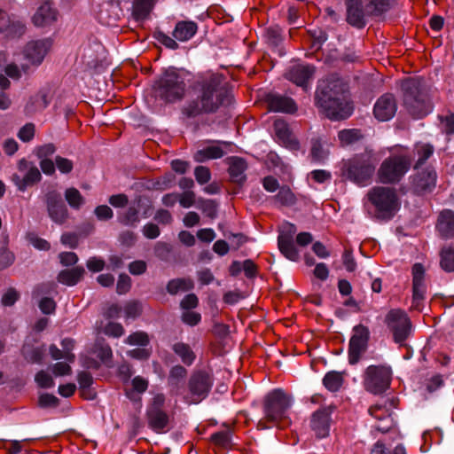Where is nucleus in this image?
Returning a JSON list of instances; mask_svg holds the SVG:
<instances>
[{
	"mask_svg": "<svg viewBox=\"0 0 454 454\" xmlns=\"http://www.w3.org/2000/svg\"><path fill=\"white\" fill-rule=\"evenodd\" d=\"M193 91L196 99L184 108V113L188 116L213 113L223 104L227 97L222 75L214 73L200 75L193 85Z\"/></svg>",
	"mask_w": 454,
	"mask_h": 454,
	"instance_id": "nucleus-1",
	"label": "nucleus"
},
{
	"mask_svg": "<svg viewBox=\"0 0 454 454\" xmlns=\"http://www.w3.org/2000/svg\"><path fill=\"white\" fill-rule=\"evenodd\" d=\"M331 412L328 409H321L313 413L311 427L318 438H324L329 434Z\"/></svg>",
	"mask_w": 454,
	"mask_h": 454,
	"instance_id": "nucleus-23",
	"label": "nucleus"
},
{
	"mask_svg": "<svg viewBox=\"0 0 454 454\" xmlns=\"http://www.w3.org/2000/svg\"><path fill=\"white\" fill-rule=\"evenodd\" d=\"M391 380V370L385 365H370L364 372V387L373 394L387 390Z\"/></svg>",
	"mask_w": 454,
	"mask_h": 454,
	"instance_id": "nucleus-12",
	"label": "nucleus"
},
{
	"mask_svg": "<svg viewBox=\"0 0 454 454\" xmlns=\"http://www.w3.org/2000/svg\"><path fill=\"white\" fill-rule=\"evenodd\" d=\"M55 164H56V167L58 168V169L62 174L70 173L74 168V164H73L72 160H70L67 158L60 157V156L56 157Z\"/></svg>",
	"mask_w": 454,
	"mask_h": 454,
	"instance_id": "nucleus-58",
	"label": "nucleus"
},
{
	"mask_svg": "<svg viewBox=\"0 0 454 454\" xmlns=\"http://www.w3.org/2000/svg\"><path fill=\"white\" fill-rule=\"evenodd\" d=\"M367 197L375 207L376 217L379 219L392 218L400 206L395 191L389 187H373L369 191Z\"/></svg>",
	"mask_w": 454,
	"mask_h": 454,
	"instance_id": "nucleus-7",
	"label": "nucleus"
},
{
	"mask_svg": "<svg viewBox=\"0 0 454 454\" xmlns=\"http://www.w3.org/2000/svg\"><path fill=\"white\" fill-rule=\"evenodd\" d=\"M131 286V279L128 275L121 274L117 282L116 290L120 294H126Z\"/></svg>",
	"mask_w": 454,
	"mask_h": 454,
	"instance_id": "nucleus-60",
	"label": "nucleus"
},
{
	"mask_svg": "<svg viewBox=\"0 0 454 454\" xmlns=\"http://www.w3.org/2000/svg\"><path fill=\"white\" fill-rule=\"evenodd\" d=\"M396 406L395 398H383L369 409V413L375 420L372 427L377 431L385 433L395 425L393 410Z\"/></svg>",
	"mask_w": 454,
	"mask_h": 454,
	"instance_id": "nucleus-10",
	"label": "nucleus"
},
{
	"mask_svg": "<svg viewBox=\"0 0 454 454\" xmlns=\"http://www.w3.org/2000/svg\"><path fill=\"white\" fill-rule=\"evenodd\" d=\"M51 98L49 92L45 90H41L27 100L25 110L27 114H34L45 109L50 104Z\"/></svg>",
	"mask_w": 454,
	"mask_h": 454,
	"instance_id": "nucleus-28",
	"label": "nucleus"
},
{
	"mask_svg": "<svg viewBox=\"0 0 454 454\" xmlns=\"http://www.w3.org/2000/svg\"><path fill=\"white\" fill-rule=\"evenodd\" d=\"M194 176L197 182L200 184H207L211 178L209 168L204 166L197 167L194 170Z\"/></svg>",
	"mask_w": 454,
	"mask_h": 454,
	"instance_id": "nucleus-57",
	"label": "nucleus"
},
{
	"mask_svg": "<svg viewBox=\"0 0 454 454\" xmlns=\"http://www.w3.org/2000/svg\"><path fill=\"white\" fill-rule=\"evenodd\" d=\"M149 426L156 432L163 431L168 424V416L161 409H148Z\"/></svg>",
	"mask_w": 454,
	"mask_h": 454,
	"instance_id": "nucleus-31",
	"label": "nucleus"
},
{
	"mask_svg": "<svg viewBox=\"0 0 454 454\" xmlns=\"http://www.w3.org/2000/svg\"><path fill=\"white\" fill-rule=\"evenodd\" d=\"M86 265L89 270L93 272H99L105 267V261L99 257L93 256L87 261Z\"/></svg>",
	"mask_w": 454,
	"mask_h": 454,
	"instance_id": "nucleus-64",
	"label": "nucleus"
},
{
	"mask_svg": "<svg viewBox=\"0 0 454 454\" xmlns=\"http://www.w3.org/2000/svg\"><path fill=\"white\" fill-rule=\"evenodd\" d=\"M65 197L68 204L74 208H79L84 202L80 192L75 188L67 189Z\"/></svg>",
	"mask_w": 454,
	"mask_h": 454,
	"instance_id": "nucleus-45",
	"label": "nucleus"
},
{
	"mask_svg": "<svg viewBox=\"0 0 454 454\" xmlns=\"http://www.w3.org/2000/svg\"><path fill=\"white\" fill-rule=\"evenodd\" d=\"M187 374L186 370L184 367L181 365L174 366L169 373L168 377V384L171 387H177L180 383L184 381Z\"/></svg>",
	"mask_w": 454,
	"mask_h": 454,
	"instance_id": "nucleus-43",
	"label": "nucleus"
},
{
	"mask_svg": "<svg viewBox=\"0 0 454 454\" xmlns=\"http://www.w3.org/2000/svg\"><path fill=\"white\" fill-rule=\"evenodd\" d=\"M375 170V160L371 152L356 155L342 162L340 175L358 185H366Z\"/></svg>",
	"mask_w": 454,
	"mask_h": 454,
	"instance_id": "nucleus-3",
	"label": "nucleus"
},
{
	"mask_svg": "<svg viewBox=\"0 0 454 454\" xmlns=\"http://www.w3.org/2000/svg\"><path fill=\"white\" fill-rule=\"evenodd\" d=\"M296 232L294 224L286 223L282 226L278 238V248L281 254L288 260L297 262L300 253L294 243V236Z\"/></svg>",
	"mask_w": 454,
	"mask_h": 454,
	"instance_id": "nucleus-15",
	"label": "nucleus"
},
{
	"mask_svg": "<svg viewBox=\"0 0 454 454\" xmlns=\"http://www.w3.org/2000/svg\"><path fill=\"white\" fill-rule=\"evenodd\" d=\"M404 93V105L415 118H422L431 111L427 96L422 91V80L408 78L402 83Z\"/></svg>",
	"mask_w": 454,
	"mask_h": 454,
	"instance_id": "nucleus-5",
	"label": "nucleus"
},
{
	"mask_svg": "<svg viewBox=\"0 0 454 454\" xmlns=\"http://www.w3.org/2000/svg\"><path fill=\"white\" fill-rule=\"evenodd\" d=\"M70 363L65 362H58L51 366V372L55 377H62L70 375L72 372V368L69 365Z\"/></svg>",
	"mask_w": 454,
	"mask_h": 454,
	"instance_id": "nucleus-53",
	"label": "nucleus"
},
{
	"mask_svg": "<svg viewBox=\"0 0 454 454\" xmlns=\"http://www.w3.org/2000/svg\"><path fill=\"white\" fill-rule=\"evenodd\" d=\"M211 440L216 446L226 449L231 446V435L228 430L220 431L212 434Z\"/></svg>",
	"mask_w": 454,
	"mask_h": 454,
	"instance_id": "nucleus-44",
	"label": "nucleus"
},
{
	"mask_svg": "<svg viewBox=\"0 0 454 454\" xmlns=\"http://www.w3.org/2000/svg\"><path fill=\"white\" fill-rule=\"evenodd\" d=\"M41 180V173L36 166L22 159L18 163V173L12 176V181L20 191H25L28 186Z\"/></svg>",
	"mask_w": 454,
	"mask_h": 454,
	"instance_id": "nucleus-14",
	"label": "nucleus"
},
{
	"mask_svg": "<svg viewBox=\"0 0 454 454\" xmlns=\"http://www.w3.org/2000/svg\"><path fill=\"white\" fill-rule=\"evenodd\" d=\"M212 384V380L207 373L201 372L195 373L189 382V389L192 397L190 403H197L204 399L207 395Z\"/></svg>",
	"mask_w": 454,
	"mask_h": 454,
	"instance_id": "nucleus-18",
	"label": "nucleus"
},
{
	"mask_svg": "<svg viewBox=\"0 0 454 454\" xmlns=\"http://www.w3.org/2000/svg\"><path fill=\"white\" fill-rule=\"evenodd\" d=\"M200 314L192 310H184L182 314V320L191 326L196 325L200 321Z\"/></svg>",
	"mask_w": 454,
	"mask_h": 454,
	"instance_id": "nucleus-59",
	"label": "nucleus"
},
{
	"mask_svg": "<svg viewBox=\"0 0 454 454\" xmlns=\"http://www.w3.org/2000/svg\"><path fill=\"white\" fill-rule=\"evenodd\" d=\"M411 159L403 155H395L385 160L379 169V178L382 183L399 181L408 171Z\"/></svg>",
	"mask_w": 454,
	"mask_h": 454,
	"instance_id": "nucleus-11",
	"label": "nucleus"
},
{
	"mask_svg": "<svg viewBox=\"0 0 454 454\" xmlns=\"http://www.w3.org/2000/svg\"><path fill=\"white\" fill-rule=\"evenodd\" d=\"M193 287V283L189 278H176L168 282L167 289L169 294H176L185 292Z\"/></svg>",
	"mask_w": 454,
	"mask_h": 454,
	"instance_id": "nucleus-39",
	"label": "nucleus"
},
{
	"mask_svg": "<svg viewBox=\"0 0 454 454\" xmlns=\"http://www.w3.org/2000/svg\"><path fill=\"white\" fill-rule=\"evenodd\" d=\"M51 46L52 41L51 39L29 42L23 51L24 59L27 64L22 66V72L27 73L30 66L34 67L40 66L51 49Z\"/></svg>",
	"mask_w": 454,
	"mask_h": 454,
	"instance_id": "nucleus-13",
	"label": "nucleus"
},
{
	"mask_svg": "<svg viewBox=\"0 0 454 454\" xmlns=\"http://www.w3.org/2000/svg\"><path fill=\"white\" fill-rule=\"evenodd\" d=\"M412 303L411 308L421 311L426 298L427 286L425 283V268L420 263L412 266Z\"/></svg>",
	"mask_w": 454,
	"mask_h": 454,
	"instance_id": "nucleus-16",
	"label": "nucleus"
},
{
	"mask_svg": "<svg viewBox=\"0 0 454 454\" xmlns=\"http://www.w3.org/2000/svg\"><path fill=\"white\" fill-rule=\"evenodd\" d=\"M185 77L174 67L167 69L157 82L156 91L166 101L172 102L183 98L185 92Z\"/></svg>",
	"mask_w": 454,
	"mask_h": 454,
	"instance_id": "nucleus-8",
	"label": "nucleus"
},
{
	"mask_svg": "<svg viewBox=\"0 0 454 454\" xmlns=\"http://www.w3.org/2000/svg\"><path fill=\"white\" fill-rule=\"evenodd\" d=\"M314 67L309 65L299 64L292 67L286 74V77L298 86L305 87L307 82L311 79Z\"/></svg>",
	"mask_w": 454,
	"mask_h": 454,
	"instance_id": "nucleus-25",
	"label": "nucleus"
},
{
	"mask_svg": "<svg viewBox=\"0 0 454 454\" xmlns=\"http://www.w3.org/2000/svg\"><path fill=\"white\" fill-rule=\"evenodd\" d=\"M328 150L324 148L323 144L319 140L312 143L311 156L317 161H322L327 158Z\"/></svg>",
	"mask_w": 454,
	"mask_h": 454,
	"instance_id": "nucleus-48",
	"label": "nucleus"
},
{
	"mask_svg": "<svg viewBox=\"0 0 454 454\" xmlns=\"http://www.w3.org/2000/svg\"><path fill=\"white\" fill-rule=\"evenodd\" d=\"M316 100L318 107L331 120L347 119L353 112V106L346 94V85L335 75L319 82Z\"/></svg>",
	"mask_w": 454,
	"mask_h": 454,
	"instance_id": "nucleus-2",
	"label": "nucleus"
},
{
	"mask_svg": "<svg viewBox=\"0 0 454 454\" xmlns=\"http://www.w3.org/2000/svg\"><path fill=\"white\" fill-rule=\"evenodd\" d=\"M229 174L232 182L241 184L245 181L246 161L239 157H232L229 160Z\"/></svg>",
	"mask_w": 454,
	"mask_h": 454,
	"instance_id": "nucleus-32",
	"label": "nucleus"
},
{
	"mask_svg": "<svg viewBox=\"0 0 454 454\" xmlns=\"http://www.w3.org/2000/svg\"><path fill=\"white\" fill-rule=\"evenodd\" d=\"M369 339V330L364 325H356L353 329V335L349 341L348 362L356 364L362 354L365 351Z\"/></svg>",
	"mask_w": 454,
	"mask_h": 454,
	"instance_id": "nucleus-17",
	"label": "nucleus"
},
{
	"mask_svg": "<svg viewBox=\"0 0 454 454\" xmlns=\"http://www.w3.org/2000/svg\"><path fill=\"white\" fill-rule=\"evenodd\" d=\"M441 267L448 272L454 271V248L448 247L441 252Z\"/></svg>",
	"mask_w": 454,
	"mask_h": 454,
	"instance_id": "nucleus-42",
	"label": "nucleus"
},
{
	"mask_svg": "<svg viewBox=\"0 0 454 454\" xmlns=\"http://www.w3.org/2000/svg\"><path fill=\"white\" fill-rule=\"evenodd\" d=\"M371 454H406L405 450L402 445H397L393 453H391L388 450L386 449L383 443L378 442L375 443L373 449L372 450Z\"/></svg>",
	"mask_w": 454,
	"mask_h": 454,
	"instance_id": "nucleus-55",
	"label": "nucleus"
},
{
	"mask_svg": "<svg viewBox=\"0 0 454 454\" xmlns=\"http://www.w3.org/2000/svg\"><path fill=\"white\" fill-rule=\"evenodd\" d=\"M344 380L343 374L341 372L332 371L327 372L324 379L323 383L324 386L332 392L338 391Z\"/></svg>",
	"mask_w": 454,
	"mask_h": 454,
	"instance_id": "nucleus-36",
	"label": "nucleus"
},
{
	"mask_svg": "<svg viewBox=\"0 0 454 454\" xmlns=\"http://www.w3.org/2000/svg\"><path fill=\"white\" fill-rule=\"evenodd\" d=\"M125 341L129 345H138L145 347L149 343V338L148 335L144 332H136L129 335Z\"/></svg>",
	"mask_w": 454,
	"mask_h": 454,
	"instance_id": "nucleus-50",
	"label": "nucleus"
},
{
	"mask_svg": "<svg viewBox=\"0 0 454 454\" xmlns=\"http://www.w3.org/2000/svg\"><path fill=\"white\" fill-rule=\"evenodd\" d=\"M25 358L30 363H40L43 358V350L38 347H34L26 342L22 348Z\"/></svg>",
	"mask_w": 454,
	"mask_h": 454,
	"instance_id": "nucleus-41",
	"label": "nucleus"
},
{
	"mask_svg": "<svg viewBox=\"0 0 454 454\" xmlns=\"http://www.w3.org/2000/svg\"><path fill=\"white\" fill-rule=\"evenodd\" d=\"M397 111V103L390 93L380 96L373 106V115L379 121L391 120Z\"/></svg>",
	"mask_w": 454,
	"mask_h": 454,
	"instance_id": "nucleus-19",
	"label": "nucleus"
},
{
	"mask_svg": "<svg viewBox=\"0 0 454 454\" xmlns=\"http://www.w3.org/2000/svg\"><path fill=\"white\" fill-rule=\"evenodd\" d=\"M97 330L99 333H104L114 338H119L124 333L122 325L114 322H109L106 325L100 323V325H97Z\"/></svg>",
	"mask_w": 454,
	"mask_h": 454,
	"instance_id": "nucleus-38",
	"label": "nucleus"
},
{
	"mask_svg": "<svg viewBox=\"0 0 454 454\" xmlns=\"http://www.w3.org/2000/svg\"><path fill=\"white\" fill-rule=\"evenodd\" d=\"M273 127L275 137L279 144L291 151H298L300 149V144L298 140L292 134L287 123L285 121L277 119L274 121Z\"/></svg>",
	"mask_w": 454,
	"mask_h": 454,
	"instance_id": "nucleus-20",
	"label": "nucleus"
},
{
	"mask_svg": "<svg viewBox=\"0 0 454 454\" xmlns=\"http://www.w3.org/2000/svg\"><path fill=\"white\" fill-rule=\"evenodd\" d=\"M436 184V173L434 169L427 168L414 176L412 185L415 192L425 193L431 192Z\"/></svg>",
	"mask_w": 454,
	"mask_h": 454,
	"instance_id": "nucleus-21",
	"label": "nucleus"
},
{
	"mask_svg": "<svg viewBox=\"0 0 454 454\" xmlns=\"http://www.w3.org/2000/svg\"><path fill=\"white\" fill-rule=\"evenodd\" d=\"M34 135H35V126L31 123L26 124L25 126H23L18 133L19 138L20 140H22L23 142L30 141L34 137Z\"/></svg>",
	"mask_w": 454,
	"mask_h": 454,
	"instance_id": "nucleus-61",
	"label": "nucleus"
},
{
	"mask_svg": "<svg viewBox=\"0 0 454 454\" xmlns=\"http://www.w3.org/2000/svg\"><path fill=\"white\" fill-rule=\"evenodd\" d=\"M84 269L82 267H75L71 270H65L59 272L58 280L67 286H74L83 276Z\"/></svg>",
	"mask_w": 454,
	"mask_h": 454,
	"instance_id": "nucleus-33",
	"label": "nucleus"
},
{
	"mask_svg": "<svg viewBox=\"0 0 454 454\" xmlns=\"http://www.w3.org/2000/svg\"><path fill=\"white\" fill-rule=\"evenodd\" d=\"M275 199L281 205H292L294 202V195L288 187H281Z\"/></svg>",
	"mask_w": 454,
	"mask_h": 454,
	"instance_id": "nucleus-51",
	"label": "nucleus"
},
{
	"mask_svg": "<svg viewBox=\"0 0 454 454\" xmlns=\"http://www.w3.org/2000/svg\"><path fill=\"white\" fill-rule=\"evenodd\" d=\"M221 145H228L226 142H217L210 144L199 149L194 154V160L197 162H203L208 160L220 159L224 155V151Z\"/></svg>",
	"mask_w": 454,
	"mask_h": 454,
	"instance_id": "nucleus-27",
	"label": "nucleus"
},
{
	"mask_svg": "<svg viewBox=\"0 0 454 454\" xmlns=\"http://www.w3.org/2000/svg\"><path fill=\"white\" fill-rule=\"evenodd\" d=\"M198 31V25L194 21H178L173 30V37L179 42H187L192 39Z\"/></svg>",
	"mask_w": 454,
	"mask_h": 454,
	"instance_id": "nucleus-29",
	"label": "nucleus"
},
{
	"mask_svg": "<svg viewBox=\"0 0 454 454\" xmlns=\"http://www.w3.org/2000/svg\"><path fill=\"white\" fill-rule=\"evenodd\" d=\"M387 5L388 0H348L347 21L353 27L362 28L367 17L382 13Z\"/></svg>",
	"mask_w": 454,
	"mask_h": 454,
	"instance_id": "nucleus-4",
	"label": "nucleus"
},
{
	"mask_svg": "<svg viewBox=\"0 0 454 454\" xmlns=\"http://www.w3.org/2000/svg\"><path fill=\"white\" fill-rule=\"evenodd\" d=\"M78 383L82 390V395L86 399H93L95 393L91 392L90 387L92 384L93 379L90 373L87 372H82L78 374Z\"/></svg>",
	"mask_w": 454,
	"mask_h": 454,
	"instance_id": "nucleus-37",
	"label": "nucleus"
},
{
	"mask_svg": "<svg viewBox=\"0 0 454 454\" xmlns=\"http://www.w3.org/2000/svg\"><path fill=\"white\" fill-rule=\"evenodd\" d=\"M270 111L292 114L296 111L294 101L287 97L278 94H269L266 98Z\"/></svg>",
	"mask_w": 454,
	"mask_h": 454,
	"instance_id": "nucleus-24",
	"label": "nucleus"
},
{
	"mask_svg": "<svg viewBox=\"0 0 454 454\" xmlns=\"http://www.w3.org/2000/svg\"><path fill=\"white\" fill-rule=\"evenodd\" d=\"M141 305L137 301H129L124 307L126 319H134L141 314Z\"/></svg>",
	"mask_w": 454,
	"mask_h": 454,
	"instance_id": "nucleus-54",
	"label": "nucleus"
},
{
	"mask_svg": "<svg viewBox=\"0 0 454 454\" xmlns=\"http://www.w3.org/2000/svg\"><path fill=\"white\" fill-rule=\"evenodd\" d=\"M50 354L54 360L64 359L68 363H73L74 361V355L69 351H64L63 349H59L55 345H51L49 348Z\"/></svg>",
	"mask_w": 454,
	"mask_h": 454,
	"instance_id": "nucleus-47",
	"label": "nucleus"
},
{
	"mask_svg": "<svg viewBox=\"0 0 454 454\" xmlns=\"http://www.w3.org/2000/svg\"><path fill=\"white\" fill-rule=\"evenodd\" d=\"M56 152V147L52 144L43 145L36 149V156L40 159H49Z\"/></svg>",
	"mask_w": 454,
	"mask_h": 454,
	"instance_id": "nucleus-63",
	"label": "nucleus"
},
{
	"mask_svg": "<svg viewBox=\"0 0 454 454\" xmlns=\"http://www.w3.org/2000/svg\"><path fill=\"white\" fill-rule=\"evenodd\" d=\"M385 324L392 333L395 342L403 345L412 333V324L405 311L393 309L385 317Z\"/></svg>",
	"mask_w": 454,
	"mask_h": 454,
	"instance_id": "nucleus-9",
	"label": "nucleus"
},
{
	"mask_svg": "<svg viewBox=\"0 0 454 454\" xmlns=\"http://www.w3.org/2000/svg\"><path fill=\"white\" fill-rule=\"evenodd\" d=\"M155 0H134L133 16L137 20H143L147 18L152 11Z\"/></svg>",
	"mask_w": 454,
	"mask_h": 454,
	"instance_id": "nucleus-34",
	"label": "nucleus"
},
{
	"mask_svg": "<svg viewBox=\"0 0 454 454\" xmlns=\"http://www.w3.org/2000/svg\"><path fill=\"white\" fill-rule=\"evenodd\" d=\"M416 151L419 156L418 164H422L426 161L433 153V146L428 144H418L416 145Z\"/></svg>",
	"mask_w": 454,
	"mask_h": 454,
	"instance_id": "nucleus-52",
	"label": "nucleus"
},
{
	"mask_svg": "<svg viewBox=\"0 0 454 454\" xmlns=\"http://www.w3.org/2000/svg\"><path fill=\"white\" fill-rule=\"evenodd\" d=\"M437 230L441 236L449 239L454 236V212L450 209H445L441 212Z\"/></svg>",
	"mask_w": 454,
	"mask_h": 454,
	"instance_id": "nucleus-30",
	"label": "nucleus"
},
{
	"mask_svg": "<svg viewBox=\"0 0 454 454\" xmlns=\"http://www.w3.org/2000/svg\"><path fill=\"white\" fill-rule=\"evenodd\" d=\"M172 349L186 365L192 364L195 359V354L188 344L176 342L173 345Z\"/></svg>",
	"mask_w": 454,
	"mask_h": 454,
	"instance_id": "nucleus-35",
	"label": "nucleus"
},
{
	"mask_svg": "<svg viewBox=\"0 0 454 454\" xmlns=\"http://www.w3.org/2000/svg\"><path fill=\"white\" fill-rule=\"evenodd\" d=\"M27 239L28 242L38 250H48L50 248L49 242L39 238L35 233H28Z\"/></svg>",
	"mask_w": 454,
	"mask_h": 454,
	"instance_id": "nucleus-56",
	"label": "nucleus"
},
{
	"mask_svg": "<svg viewBox=\"0 0 454 454\" xmlns=\"http://www.w3.org/2000/svg\"><path fill=\"white\" fill-rule=\"evenodd\" d=\"M48 213L56 223H63L67 217V210L59 195L51 193L47 198Z\"/></svg>",
	"mask_w": 454,
	"mask_h": 454,
	"instance_id": "nucleus-22",
	"label": "nucleus"
},
{
	"mask_svg": "<svg viewBox=\"0 0 454 454\" xmlns=\"http://www.w3.org/2000/svg\"><path fill=\"white\" fill-rule=\"evenodd\" d=\"M57 20V11L50 2L42 4L33 17V22L37 27L53 23Z\"/></svg>",
	"mask_w": 454,
	"mask_h": 454,
	"instance_id": "nucleus-26",
	"label": "nucleus"
},
{
	"mask_svg": "<svg viewBox=\"0 0 454 454\" xmlns=\"http://www.w3.org/2000/svg\"><path fill=\"white\" fill-rule=\"evenodd\" d=\"M362 137L361 131L356 129H343L338 133V138L342 146L352 145Z\"/></svg>",
	"mask_w": 454,
	"mask_h": 454,
	"instance_id": "nucleus-40",
	"label": "nucleus"
},
{
	"mask_svg": "<svg viewBox=\"0 0 454 454\" xmlns=\"http://www.w3.org/2000/svg\"><path fill=\"white\" fill-rule=\"evenodd\" d=\"M293 401L281 389H274L270 392L264 400V417L272 423H282L283 427L289 424L287 411L291 407Z\"/></svg>",
	"mask_w": 454,
	"mask_h": 454,
	"instance_id": "nucleus-6",
	"label": "nucleus"
},
{
	"mask_svg": "<svg viewBox=\"0 0 454 454\" xmlns=\"http://www.w3.org/2000/svg\"><path fill=\"white\" fill-rule=\"evenodd\" d=\"M15 27L16 25L11 22L8 14L3 10H0V32L6 31L9 34H12L13 32H16V30H14ZM17 27L19 31L23 30V27L21 25L17 24Z\"/></svg>",
	"mask_w": 454,
	"mask_h": 454,
	"instance_id": "nucleus-46",
	"label": "nucleus"
},
{
	"mask_svg": "<svg viewBox=\"0 0 454 454\" xmlns=\"http://www.w3.org/2000/svg\"><path fill=\"white\" fill-rule=\"evenodd\" d=\"M178 201L183 207L188 208L194 204L195 194L191 191H185L178 195Z\"/></svg>",
	"mask_w": 454,
	"mask_h": 454,
	"instance_id": "nucleus-62",
	"label": "nucleus"
},
{
	"mask_svg": "<svg viewBox=\"0 0 454 454\" xmlns=\"http://www.w3.org/2000/svg\"><path fill=\"white\" fill-rule=\"evenodd\" d=\"M35 380L36 384L43 388H50L54 386V380L51 375L43 370L35 374Z\"/></svg>",
	"mask_w": 454,
	"mask_h": 454,
	"instance_id": "nucleus-49",
	"label": "nucleus"
}]
</instances>
